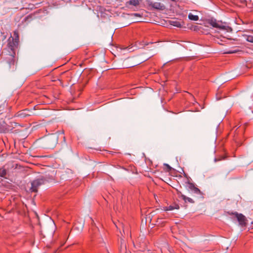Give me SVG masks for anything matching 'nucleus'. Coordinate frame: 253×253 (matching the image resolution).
Segmentation results:
<instances>
[{"label": "nucleus", "instance_id": "nucleus-1", "mask_svg": "<svg viewBox=\"0 0 253 253\" xmlns=\"http://www.w3.org/2000/svg\"><path fill=\"white\" fill-rule=\"evenodd\" d=\"M19 43V33L18 31H14L13 37L10 36L7 40V48L9 53L4 55L3 66L11 71L16 70L17 67V59L15 57V50L17 48Z\"/></svg>", "mask_w": 253, "mask_h": 253}, {"label": "nucleus", "instance_id": "nucleus-2", "mask_svg": "<svg viewBox=\"0 0 253 253\" xmlns=\"http://www.w3.org/2000/svg\"><path fill=\"white\" fill-rule=\"evenodd\" d=\"M54 176L46 175L45 176H42L34 180L31 182V187L30 190L31 192H37L38 188L40 186L49 182L50 180H54Z\"/></svg>", "mask_w": 253, "mask_h": 253}, {"label": "nucleus", "instance_id": "nucleus-3", "mask_svg": "<svg viewBox=\"0 0 253 253\" xmlns=\"http://www.w3.org/2000/svg\"><path fill=\"white\" fill-rule=\"evenodd\" d=\"M64 131L63 130L58 131L56 133L49 135L46 138V143L49 148L52 149L54 148L58 143L59 135H63Z\"/></svg>", "mask_w": 253, "mask_h": 253}, {"label": "nucleus", "instance_id": "nucleus-4", "mask_svg": "<svg viewBox=\"0 0 253 253\" xmlns=\"http://www.w3.org/2000/svg\"><path fill=\"white\" fill-rule=\"evenodd\" d=\"M227 213L230 215H234L236 218L239 225L242 227H245L247 224V219L245 215L242 213H239L236 211H228Z\"/></svg>", "mask_w": 253, "mask_h": 253}, {"label": "nucleus", "instance_id": "nucleus-5", "mask_svg": "<svg viewBox=\"0 0 253 253\" xmlns=\"http://www.w3.org/2000/svg\"><path fill=\"white\" fill-rule=\"evenodd\" d=\"M146 2L149 6L155 9L163 10L166 8L165 5L161 2H153L151 0H147Z\"/></svg>", "mask_w": 253, "mask_h": 253}, {"label": "nucleus", "instance_id": "nucleus-6", "mask_svg": "<svg viewBox=\"0 0 253 253\" xmlns=\"http://www.w3.org/2000/svg\"><path fill=\"white\" fill-rule=\"evenodd\" d=\"M208 23L212 26L213 27L218 28L220 30L226 29V27L224 26L221 22L217 21L214 19H210L208 21Z\"/></svg>", "mask_w": 253, "mask_h": 253}, {"label": "nucleus", "instance_id": "nucleus-7", "mask_svg": "<svg viewBox=\"0 0 253 253\" xmlns=\"http://www.w3.org/2000/svg\"><path fill=\"white\" fill-rule=\"evenodd\" d=\"M186 184H187V189L189 191H191L192 192H193L194 193L196 194L201 195L202 194L201 190L198 188H197V187L195 186V185L194 183H192V182H190L189 181H188L186 182Z\"/></svg>", "mask_w": 253, "mask_h": 253}, {"label": "nucleus", "instance_id": "nucleus-8", "mask_svg": "<svg viewBox=\"0 0 253 253\" xmlns=\"http://www.w3.org/2000/svg\"><path fill=\"white\" fill-rule=\"evenodd\" d=\"M30 112H31V111L29 110H28V109L22 110L19 111L18 112H17L14 115V117H20L21 118H24L27 116H31V114H29Z\"/></svg>", "mask_w": 253, "mask_h": 253}, {"label": "nucleus", "instance_id": "nucleus-9", "mask_svg": "<svg viewBox=\"0 0 253 253\" xmlns=\"http://www.w3.org/2000/svg\"><path fill=\"white\" fill-rule=\"evenodd\" d=\"M140 0H129V1H127L126 3V7H129V6L130 5L134 6H137L139 5L140 1Z\"/></svg>", "mask_w": 253, "mask_h": 253}, {"label": "nucleus", "instance_id": "nucleus-10", "mask_svg": "<svg viewBox=\"0 0 253 253\" xmlns=\"http://www.w3.org/2000/svg\"><path fill=\"white\" fill-rule=\"evenodd\" d=\"M182 199L184 201L185 203L189 202L190 203H194V201L191 198L186 197V196H182Z\"/></svg>", "mask_w": 253, "mask_h": 253}, {"label": "nucleus", "instance_id": "nucleus-11", "mask_svg": "<svg viewBox=\"0 0 253 253\" xmlns=\"http://www.w3.org/2000/svg\"><path fill=\"white\" fill-rule=\"evenodd\" d=\"M188 18L189 19L193 21H197L199 20V16L198 15H193L191 13L189 14Z\"/></svg>", "mask_w": 253, "mask_h": 253}, {"label": "nucleus", "instance_id": "nucleus-12", "mask_svg": "<svg viewBox=\"0 0 253 253\" xmlns=\"http://www.w3.org/2000/svg\"><path fill=\"white\" fill-rule=\"evenodd\" d=\"M170 24L177 27H180L181 26V23L177 21H171Z\"/></svg>", "mask_w": 253, "mask_h": 253}, {"label": "nucleus", "instance_id": "nucleus-13", "mask_svg": "<svg viewBox=\"0 0 253 253\" xmlns=\"http://www.w3.org/2000/svg\"><path fill=\"white\" fill-rule=\"evenodd\" d=\"M6 175V170L4 169H0V176L1 177H5Z\"/></svg>", "mask_w": 253, "mask_h": 253}, {"label": "nucleus", "instance_id": "nucleus-14", "mask_svg": "<svg viewBox=\"0 0 253 253\" xmlns=\"http://www.w3.org/2000/svg\"><path fill=\"white\" fill-rule=\"evenodd\" d=\"M246 40H247V41H248L249 42L253 43V36H252V35L247 36Z\"/></svg>", "mask_w": 253, "mask_h": 253}, {"label": "nucleus", "instance_id": "nucleus-15", "mask_svg": "<svg viewBox=\"0 0 253 253\" xmlns=\"http://www.w3.org/2000/svg\"><path fill=\"white\" fill-rule=\"evenodd\" d=\"M226 157L225 156H219L214 159V162H216L221 160H225Z\"/></svg>", "mask_w": 253, "mask_h": 253}, {"label": "nucleus", "instance_id": "nucleus-16", "mask_svg": "<svg viewBox=\"0 0 253 253\" xmlns=\"http://www.w3.org/2000/svg\"><path fill=\"white\" fill-rule=\"evenodd\" d=\"M164 166L167 168V171L169 172L171 171L172 168L167 164H165Z\"/></svg>", "mask_w": 253, "mask_h": 253}, {"label": "nucleus", "instance_id": "nucleus-17", "mask_svg": "<svg viewBox=\"0 0 253 253\" xmlns=\"http://www.w3.org/2000/svg\"><path fill=\"white\" fill-rule=\"evenodd\" d=\"M177 195L179 198H182V196H185L180 191H177Z\"/></svg>", "mask_w": 253, "mask_h": 253}, {"label": "nucleus", "instance_id": "nucleus-18", "mask_svg": "<svg viewBox=\"0 0 253 253\" xmlns=\"http://www.w3.org/2000/svg\"><path fill=\"white\" fill-rule=\"evenodd\" d=\"M133 15L136 17H141V15L139 13H134V14H133Z\"/></svg>", "mask_w": 253, "mask_h": 253}, {"label": "nucleus", "instance_id": "nucleus-19", "mask_svg": "<svg viewBox=\"0 0 253 253\" xmlns=\"http://www.w3.org/2000/svg\"><path fill=\"white\" fill-rule=\"evenodd\" d=\"M32 16L31 15H29L27 16L25 18V21H26V20H27L29 18H32Z\"/></svg>", "mask_w": 253, "mask_h": 253}, {"label": "nucleus", "instance_id": "nucleus-20", "mask_svg": "<svg viewBox=\"0 0 253 253\" xmlns=\"http://www.w3.org/2000/svg\"><path fill=\"white\" fill-rule=\"evenodd\" d=\"M174 209V208L172 207V206H170L168 209H167L166 210H172Z\"/></svg>", "mask_w": 253, "mask_h": 253}, {"label": "nucleus", "instance_id": "nucleus-21", "mask_svg": "<svg viewBox=\"0 0 253 253\" xmlns=\"http://www.w3.org/2000/svg\"><path fill=\"white\" fill-rule=\"evenodd\" d=\"M236 51L235 50H234V51H229L227 52V53H229V54H231V53H236Z\"/></svg>", "mask_w": 253, "mask_h": 253}, {"label": "nucleus", "instance_id": "nucleus-22", "mask_svg": "<svg viewBox=\"0 0 253 253\" xmlns=\"http://www.w3.org/2000/svg\"><path fill=\"white\" fill-rule=\"evenodd\" d=\"M122 250H123V243H122V242H121V251H122Z\"/></svg>", "mask_w": 253, "mask_h": 253}, {"label": "nucleus", "instance_id": "nucleus-23", "mask_svg": "<svg viewBox=\"0 0 253 253\" xmlns=\"http://www.w3.org/2000/svg\"><path fill=\"white\" fill-rule=\"evenodd\" d=\"M63 140L64 142H65V137L64 136H63Z\"/></svg>", "mask_w": 253, "mask_h": 253}, {"label": "nucleus", "instance_id": "nucleus-24", "mask_svg": "<svg viewBox=\"0 0 253 253\" xmlns=\"http://www.w3.org/2000/svg\"><path fill=\"white\" fill-rule=\"evenodd\" d=\"M124 250H125L126 249V246H124Z\"/></svg>", "mask_w": 253, "mask_h": 253}, {"label": "nucleus", "instance_id": "nucleus-25", "mask_svg": "<svg viewBox=\"0 0 253 253\" xmlns=\"http://www.w3.org/2000/svg\"><path fill=\"white\" fill-rule=\"evenodd\" d=\"M171 1H174V0H171Z\"/></svg>", "mask_w": 253, "mask_h": 253}]
</instances>
